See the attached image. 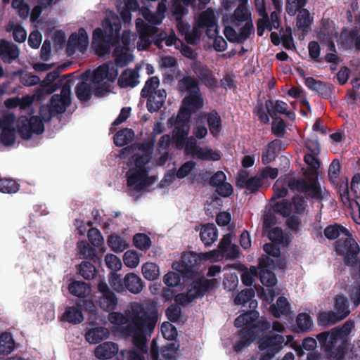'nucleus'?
Masks as SVG:
<instances>
[{"mask_svg": "<svg viewBox=\"0 0 360 360\" xmlns=\"http://www.w3.org/2000/svg\"><path fill=\"white\" fill-rule=\"evenodd\" d=\"M131 321L124 328L127 335L132 338L135 349L127 353V360H145L148 352L147 335L153 331L158 321L155 311L146 310L141 304L135 303L132 307Z\"/></svg>", "mask_w": 360, "mask_h": 360, "instance_id": "nucleus-1", "label": "nucleus"}, {"mask_svg": "<svg viewBox=\"0 0 360 360\" xmlns=\"http://www.w3.org/2000/svg\"><path fill=\"white\" fill-rule=\"evenodd\" d=\"M354 328V321L349 319L342 326L317 335L316 338L330 360H342L347 350L349 335Z\"/></svg>", "mask_w": 360, "mask_h": 360, "instance_id": "nucleus-2", "label": "nucleus"}, {"mask_svg": "<svg viewBox=\"0 0 360 360\" xmlns=\"http://www.w3.org/2000/svg\"><path fill=\"white\" fill-rule=\"evenodd\" d=\"M335 251L339 256L343 257L345 266L354 267L357 262L360 248L349 232L345 238H340L335 243Z\"/></svg>", "mask_w": 360, "mask_h": 360, "instance_id": "nucleus-3", "label": "nucleus"}, {"mask_svg": "<svg viewBox=\"0 0 360 360\" xmlns=\"http://www.w3.org/2000/svg\"><path fill=\"white\" fill-rule=\"evenodd\" d=\"M284 342L285 338L283 335L275 334L272 331L259 338L257 344L262 354L259 360H272L282 349Z\"/></svg>", "mask_w": 360, "mask_h": 360, "instance_id": "nucleus-4", "label": "nucleus"}, {"mask_svg": "<svg viewBox=\"0 0 360 360\" xmlns=\"http://www.w3.org/2000/svg\"><path fill=\"white\" fill-rule=\"evenodd\" d=\"M287 186L292 192L304 193L307 198L319 201L323 198L321 186L316 179L307 181L303 178L290 177L288 179Z\"/></svg>", "mask_w": 360, "mask_h": 360, "instance_id": "nucleus-5", "label": "nucleus"}, {"mask_svg": "<svg viewBox=\"0 0 360 360\" xmlns=\"http://www.w3.org/2000/svg\"><path fill=\"white\" fill-rule=\"evenodd\" d=\"M122 28V23L120 20H116L115 23H113L110 30V36L108 39L105 41H102L94 44L96 49V54L99 56H103L108 54L110 51V48L114 47V53H117L120 51V49H122L120 46V30Z\"/></svg>", "mask_w": 360, "mask_h": 360, "instance_id": "nucleus-6", "label": "nucleus"}, {"mask_svg": "<svg viewBox=\"0 0 360 360\" xmlns=\"http://www.w3.org/2000/svg\"><path fill=\"white\" fill-rule=\"evenodd\" d=\"M18 131L24 140H29L33 134H41L44 131V123L37 116H21L18 120Z\"/></svg>", "mask_w": 360, "mask_h": 360, "instance_id": "nucleus-7", "label": "nucleus"}, {"mask_svg": "<svg viewBox=\"0 0 360 360\" xmlns=\"http://www.w3.org/2000/svg\"><path fill=\"white\" fill-rule=\"evenodd\" d=\"M71 80H67L60 89V94H53L50 101L51 111L57 114L63 113L71 103Z\"/></svg>", "mask_w": 360, "mask_h": 360, "instance_id": "nucleus-8", "label": "nucleus"}, {"mask_svg": "<svg viewBox=\"0 0 360 360\" xmlns=\"http://www.w3.org/2000/svg\"><path fill=\"white\" fill-rule=\"evenodd\" d=\"M98 290L101 294L98 300L99 307L108 312L115 310L117 305V297L108 284L105 281H100L98 284Z\"/></svg>", "mask_w": 360, "mask_h": 360, "instance_id": "nucleus-9", "label": "nucleus"}, {"mask_svg": "<svg viewBox=\"0 0 360 360\" xmlns=\"http://www.w3.org/2000/svg\"><path fill=\"white\" fill-rule=\"evenodd\" d=\"M249 174L245 170L238 172L236 185L238 188H245L250 193H254L259 191L263 184V180L259 174L248 178Z\"/></svg>", "mask_w": 360, "mask_h": 360, "instance_id": "nucleus-10", "label": "nucleus"}, {"mask_svg": "<svg viewBox=\"0 0 360 360\" xmlns=\"http://www.w3.org/2000/svg\"><path fill=\"white\" fill-rule=\"evenodd\" d=\"M203 98L200 91L197 94L187 95L182 101L180 115L190 118L192 113L203 107Z\"/></svg>", "mask_w": 360, "mask_h": 360, "instance_id": "nucleus-11", "label": "nucleus"}, {"mask_svg": "<svg viewBox=\"0 0 360 360\" xmlns=\"http://www.w3.org/2000/svg\"><path fill=\"white\" fill-rule=\"evenodd\" d=\"M201 259L193 252L184 253L181 260L179 271L187 276H193L198 274Z\"/></svg>", "mask_w": 360, "mask_h": 360, "instance_id": "nucleus-12", "label": "nucleus"}, {"mask_svg": "<svg viewBox=\"0 0 360 360\" xmlns=\"http://www.w3.org/2000/svg\"><path fill=\"white\" fill-rule=\"evenodd\" d=\"M304 84L309 89L315 91L325 99L331 98L335 92L333 84L329 82L316 80L312 77L305 78Z\"/></svg>", "mask_w": 360, "mask_h": 360, "instance_id": "nucleus-13", "label": "nucleus"}, {"mask_svg": "<svg viewBox=\"0 0 360 360\" xmlns=\"http://www.w3.org/2000/svg\"><path fill=\"white\" fill-rule=\"evenodd\" d=\"M217 284L216 278L207 279L202 277L195 279L189 288L194 296L193 298L198 299L217 288Z\"/></svg>", "mask_w": 360, "mask_h": 360, "instance_id": "nucleus-14", "label": "nucleus"}, {"mask_svg": "<svg viewBox=\"0 0 360 360\" xmlns=\"http://www.w3.org/2000/svg\"><path fill=\"white\" fill-rule=\"evenodd\" d=\"M189 119L186 117L178 116L175 121V127L173 130V139L179 148H182L189 133Z\"/></svg>", "mask_w": 360, "mask_h": 360, "instance_id": "nucleus-15", "label": "nucleus"}, {"mask_svg": "<svg viewBox=\"0 0 360 360\" xmlns=\"http://www.w3.org/2000/svg\"><path fill=\"white\" fill-rule=\"evenodd\" d=\"M286 148L285 143L281 139H274L266 146L262 150V162L268 165L274 161L280 151Z\"/></svg>", "mask_w": 360, "mask_h": 360, "instance_id": "nucleus-16", "label": "nucleus"}, {"mask_svg": "<svg viewBox=\"0 0 360 360\" xmlns=\"http://www.w3.org/2000/svg\"><path fill=\"white\" fill-rule=\"evenodd\" d=\"M148 173H143L139 169H130L127 173V186L130 188V195L135 193H141L144 190L143 178Z\"/></svg>", "mask_w": 360, "mask_h": 360, "instance_id": "nucleus-17", "label": "nucleus"}, {"mask_svg": "<svg viewBox=\"0 0 360 360\" xmlns=\"http://www.w3.org/2000/svg\"><path fill=\"white\" fill-rule=\"evenodd\" d=\"M198 27L200 28L206 27V33L208 37H213L217 33V24L214 15L212 11L207 9L200 14L198 19Z\"/></svg>", "mask_w": 360, "mask_h": 360, "instance_id": "nucleus-18", "label": "nucleus"}, {"mask_svg": "<svg viewBox=\"0 0 360 360\" xmlns=\"http://www.w3.org/2000/svg\"><path fill=\"white\" fill-rule=\"evenodd\" d=\"M71 74L65 75L56 82H54L58 77V71L56 70L49 72L43 80L44 86L46 88L48 94H52L59 88H62L63 85L70 77ZM68 80H70L68 79Z\"/></svg>", "mask_w": 360, "mask_h": 360, "instance_id": "nucleus-19", "label": "nucleus"}, {"mask_svg": "<svg viewBox=\"0 0 360 360\" xmlns=\"http://www.w3.org/2000/svg\"><path fill=\"white\" fill-rule=\"evenodd\" d=\"M239 340L234 344L233 349L236 352L243 351L256 340L252 330L248 327H242L238 332Z\"/></svg>", "mask_w": 360, "mask_h": 360, "instance_id": "nucleus-20", "label": "nucleus"}, {"mask_svg": "<svg viewBox=\"0 0 360 360\" xmlns=\"http://www.w3.org/2000/svg\"><path fill=\"white\" fill-rule=\"evenodd\" d=\"M20 50L17 45L2 39L0 41V57L5 63L17 59L19 57Z\"/></svg>", "mask_w": 360, "mask_h": 360, "instance_id": "nucleus-21", "label": "nucleus"}, {"mask_svg": "<svg viewBox=\"0 0 360 360\" xmlns=\"http://www.w3.org/2000/svg\"><path fill=\"white\" fill-rule=\"evenodd\" d=\"M193 71L202 83L209 89L214 88L217 84V80L213 72L205 65H198Z\"/></svg>", "mask_w": 360, "mask_h": 360, "instance_id": "nucleus-22", "label": "nucleus"}, {"mask_svg": "<svg viewBox=\"0 0 360 360\" xmlns=\"http://www.w3.org/2000/svg\"><path fill=\"white\" fill-rule=\"evenodd\" d=\"M167 97L166 91L164 89H158L147 98L146 108L153 113L158 112L163 106Z\"/></svg>", "mask_w": 360, "mask_h": 360, "instance_id": "nucleus-23", "label": "nucleus"}, {"mask_svg": "<svg viewBox=\"0 0 360 360\" xmlns=\"http://www.w3.org/2000/svg\"><path fill=\"white\" fill-rule=\"evenodd\" d=\"M118 352V346L112 342H105L97 346L94 351L95 356L98 359H110Z\"/></svg>", "mask_w": 360, "mask_h": 360, "instance_id": "nucleus-24", "label": "nucleus"}, {"mask_svg": "<svg viewBox=\"0 0 360 360\" xmlns=\"http://www.w3.org/2000/svg\"><path fill=\"white\" fill-rule=\"evenodd\" d=\"M88 44V35L86 31L83 27L79 28L78 32L72 33L68 39V46H72L80 51L86 50Z\"/></svg>", "mask_w": 360, "mask_h": 360, "instance_id": "nucleus-25", "label": "nucleus"}, {"mask_svg": "<svg viewBox=\"0 0 360 360\" xmlns=\"http://www.w3.org/2000/svg\"><path fill=\"white\" fill-rule=\"evenodd\" d=\"M139 77L137 70L127 68L118 78L117 84L121 88H134L139 83Z\"/></svg>", "mask_w": 360, "mask_h": 360, "instance_id": "nucleus-26", "label": "nucleus"}, {"mask_svg": "<svg viewBox=\"0 0 360 360\" xmlns=\"http://www.w3.org/2000/svg\"><path fill=\"white\" fill-rule=\"evenodd\" d=\"M177 89L179 92H186L188 95L191 94H198L200 91L198 80L189 75L184 76L179 80Z\"/></svg>", "mask_w": 360, "mask_h": 360, "instance_id": "nucleus-27", "label": "nucleus"}, {"mask_svg": "<svg viewBox=\"0 0 360 360\" xmlns=\"http://www.w3.org/2000/svg\"><path fill=\"white\" fill-rule=\"evenodd\" d=\"M62 320L74 325L82 323L84 316L81 305L77 303L76 306L67 307L62 316Z\"/></svg>", "mask_w": 360, "mask_h": 360, "instance_id": "nucleus-28", "label": "nucleus"}, {"mask_svg": "<svg viewBox=\"0 0 360 360\" xmlns=\"http://www.w3.org/2000/svg\"><path fill=\"white\" fill-rule=\"evenodd\" d=\"M255 292L252 288H245L241 290L235 297L234 302L237 305L245 306L248 303L250 309H256L257 307V302L254 299Z\"/></svg>", "mask_w": 360, "mask_h": 360, "instance_id": "nucleus-29", "label": "nucleus"}, {"mask_svg": "<svg viewBox=\"0 0 360 360\" xmlns=\"http://www.w3.org/2000/svg\"><path fill=\"white\" fill-rule=\"evenodd\" d=\"M218 230L214 224L202 226L200 232V238L206 247L211 246L217 239Z\"/></svg>", "mask_w": 360, "mask_h": 360, "instance_id": "nucleus-30", "label": "nucleus"}, {"mask_svg": "<svg viewBox=\"0 0 360 360\" xmlns=\"http://www.w3.org/2000/svg\"><path fill=\"white\" fill-rule=\"evenodd\" d=\"M307 148L312 153L304 157L305 163L312 169L317 170L320 167V161L314 155L319 154L320 146L317 141L307 143Z\"/></svg>", "mask_w": 360, "mask_h": 360, "instance_id": "nucleus-31", "label": "nucleus"}, {"mask_svg": "<svg viewBox=\"0 0 360 360\" xmlns=\"http://www.w3.org/2000/svg\"><path fill=\"white\" fill-rule=\"evenodd\" d=\"M269 310L275 318H280L282 315L288 316L290 313V305L285 297L280 296L276 304L270 306Z\"/></svg>", "mask_w": 360, "mask_h": 360, "instance_id": "nucleus-32", "label": "nucleus"}, {"mask_svg": "<svg viewBox=\"0 0 360 360\" xmlns=\"http://www.w3.org/2000/svg\"><path fill=\"white\" fill-rule=\"evenodd\" d=\"M259 314L255 309L240 314L234 321V326L236 328L248 327L259 319Z\"/></svg>", "mask_w": 360, "mask_h": 360, "instance_id": "nucleus-33", "label": "nucleus"}, {"mask_svg": "<svg viewBox=\"0 0 360 360\" xmlns=\"http://www.w3.org/2000/svg\"><path fill=\"white\" fill-rule=\"evenodd\" d=\"M206 118L210 134L214 137H217L222 128L220 115L215 110H213L206 115Z\"/></svg>", "mask_w": 360, "mask_h": 360, "instance_id": "nucleus-34", "label": "nucleus"}, {"mask_svg": "<svg viewBox=\"0 0 360 360\" xmlns=\"http://www.w3.org/2000/svg\"><path fill=\"white\" fill-rule=\"evenodd\" d=\"M123 282L125 288L134 294L139 293L143 287L141 278L134 273L127 274Z\"/></svg>", "mask_w": 360, "mask_h": 360, "instance_id": "nucleus-35", "label": "nucleus"}, {"mask_svg": "<svg viewBox=\"0 0 360 360\" xmlns=\"http://www.w3.org/2000/svg\"><path fill=\"white\" fill-rule=\"evenodd\" d=\"M109 330L105 327H96L89 330L85 335L86 340L90 344H96L106 339Z\"/></svg>", "mask_w": 360, "mask_h": 360, "instance_id": "nucleus-36", "label": "nucleus"}, {"mask_svg": "<svg viewBox=\"0 0 360 360\" xmlns=\"http://www.w3.org/2000/svg\"><path fill=\"white\" fill-rule=\"evenodd\" d=\"M265 108L271 118L278 117V114L283 115L288 108V104L281 100L275 101L269 99L265 101Z\"/></svg>", "mask_w": 360, "mask_h": 360, "instance_id": "nucleus-37", "label": "nucleus"}, {"mask_svg": "<svg viewBox=\"0 0 360 360\" xmlns=\"http://www.w3.org/2000/svg\"><path fill=\"white\" fill-rule=\"evenodd\" d=\"M334 312L341 320L345 319L350 313L347 298L343 295H338L335 297Z\"/></svg>", "mask_w": 360, "mask_h": 360, "instance_id": "nucleus-38", "label": "nucleus"}, {"mask_svg": "<svg viewBox=\"0 0 360 360\" xmlns=\"http://www.w3.org/2000/svg\"><path fill=\"white\" fill-rule=\"evenodd\" d=\"M77 249L81 257L84 259H89L93 262L96 263L99 261V257L97 255L95 248L90 246V245L85 240H81L77 243Z\"/></svg>", "mask_w": 360, "mask_h": 360, "instance_id": "nucleus-39", "label": "nucleus"}, {"mask_svg": "<svg viewBox=\"0 0 360 360\" xmlns=\"http://www.w3.org/2000/svg\"><path fill=\"white\" fill-rule=\"evenodd\" d=\"M349 233L347 228L337 223L327 226L323 231L324 236L330 240L338 238L341 233L345 236Z\"/></svg>", "mask_w": 360, "mask_h": 360, "instance_id": "nucleus-40", "label": "nucleus"}, {"mask_svg": "<svg viewBox=\"0 0 360 360\" xmlns=\"http://www.w3.org/2000/svg\"><path fill=\"white\" fill-rule=\"evenodd\" d=\"M134 136V131L133 129L124 128L117 131L114 135V143L119 147L124 146L132 141Z\"/></svg>", "mask_w": 360, "mask_h": 360, "instance_id": "nucleus-41", "label": "nucleus"}, {"mask_svg": "<svg viewBox=\"0 0 360 360\" xmlns=\"http://www.w3.org/2000/svg\"><path fill=\"white\" fill-rule=\"evenodd\" d=\"M116 20H120L118 18H112L111 20L107 19L105 20V30H103L101 28H96L93 32V44L96 43L105 41L108 39L110 36V32L108 30H110L111 25L113 23H115Z\"/></svg>", "mask_w": 360, "mask_h": 360, "instance_id": "nucleus-42", "label": "nucleus"}, {"mask_svg": "<svg viewBox=\"0 0 360 360\" xmlns=\"http://www.w3.org/2000/svg\"><path fill=\"white\" fill-rule=\"evenodd\" d=\"M68 290L78 297H85L90 292V288L84 281H75L69 284Z\"/></svg>", "mask_w": 360, "mask_h": 360, "instance_id": "nucleus-43", "label": "nucleus"}, {"mask_svg": "<svg viewBox=\"0 0 360 360\" xmlns=\"http://www.w3.org/2000/svg\"><path fill=\"white\" fill-rule=\"evenodd\" d=\"M342 321L333 311L320 312L317 316L318 324L326 327Z\"/></svg>", "mask_w": 360, "mask_h": 360, "instance_id": "nucleus-44", "label": "nucleus"}, {"mask_svg": "<svg viewBox=\"0 0 360 360\" xmlns=\"http://www.w3.org/2000/svg\"><path fill=\"white\" fill-rule=\"evenodd\" d=\"M15 348V342L10 333H3L0 335V354L7 355Z\"/></svg>", "mask_w": 360, "mask_h": 360, "instance_id": "nucleus-45", "label": "nucleus"}, {"mask_svg": "<svg viewBox=\"0 0 360 360\" xmlns=\"http://www.w3.org/2000/svg\"><path fill=\"white\" fill-rule=\"evenodd\" d=\"M75 94L81 102L89 101L92 95V88L86 82H80L75 86Z\"/></svg>", "mask_w": 360, "mask_h": 360, "instance_id": "nucleus-46", "label": "nucleus"}, {"mask_svg": "<svg viewBox=\"0 0 360 360\" xmlns=\"http://www.w3.org/2000/svg\"><path fill=\"white\" fill-rule=\"evenodd\" d=\"M296 324L298 332L307 333L313 328V321L307 313H300L296 318Z\"/></svg>", "mask_w": 360, "mask_h": 360, "instance_id": "nucleus-47", "label": "nucleus"}, {"mask_svg": "<svg viewBox=\"0 0 360 360\" xmlns=\"http://www.w3.org/2000/svg\"><path fill=\"white\" fill-rule=\"evenodd\" d=\"M160 85V79L157 76L151 77L146 82L144 86L141 91V98H147L158 91Z\"/></svg>", "mask_w": 360, "mask_h": 360, "instance_id": "nucleus-48", "label": "nucleus"}, {"mask_svg": "<svg viewBox=\"0 0 360 360\" xmlns=\"http://www.w3.org/2000/svg\"><path fill=\"white\" fill-rule=\"evenodd\" d=\"M134 164L136 169H139L143 173H148L150 167L148 166V163L152 159V155L148 154H135L133 157Z\"/></svg>", "mask_w": 360, "mask_h": 360, "instance_id": "nucleus-49", "label": "nucleus"}, {"mask_svg": "<svg viewBox=\"0 0 360 360\" xmlns=\"http://www.w3.org/2000/svg\"><path fill=\"white\" fill-rule=\"evenodd\" d=\"M358 33L356 27L349 30H344L341 33L342 46L346 49H352Z\"/></svg>", "mask_w": 360, "mask_h": 360, "instance_id": "nucleus-50", "label": "nucleus"}, {"mask_svg": "<svg viewBox=\"0 0 360 360\" xmlns=\"http://www.w3.org/2000/svg\"><path fill=\"white\" fill-rule=\"evenodd\" d=\"M79 274L86 280L94 278L97 271L95 266L89 261H83L79 266Z\"/></svg>", "mask_w": 360, "mask_h": 360, "instance_id": "nucleus-51", "label": "nucleus"}, {"mask_svg": "<svg viewBox=\"0 0 360 360\" xmlns=\"http://www.w3.org/2000/svg\"><path fill=\"white\" fill-rule=\"evenodd\" d=\"M136 27L139 36L153 37L157 35L158 29L153 26L145 23L142 20L138 19L136 22Z\"/></svg>", "mask_w": 360, "mask_h": 360, "instance_id": "nucleus-52", "label": "nucleus"}, {"mask_svg": "<svg viewBox=\"0 0 360 360\" xmlns=\"http://www.w3.org/2000/svg\"><path fill=\"white\" fill-rule=\"evenodd\" d=\"M290 202L292 203V212L300 215L304 214L308 205L304 196L296 194L292 198Z\"/></svg>", "mask_w": 360, "mask_h": 360, "instance_id": "nucleus-53", "label": "nucleus"}, {"mask_svg": "<svg viewBox=\"0 0 360 360\" xmlns=\"http://www.w3.org/2000/svg\"><path fill=\"white\" fill-rule=\"evenodd\" d=\"M142 274L148 281H154L159 276V266L153 262H146L142 266Z\"/></svg>", "mask_w": 360, "mask_h": 360, "instance_id": "nucleus-54", "label": "nucleus"}, {"mask_svg": "<svg viewBox=\"0 0 360 360\" xmlns=\"http://www.w3.org/2000/svg\"><path fill=\"white\" fill-rule=\"evenodd\" d=\"M274 212L280 214L283 217H288L292 212V203L287 199L274 203L272 207Z\"/></svg>", "mask_w": 360, "mask_h": 360, "instance_id": "nucleus-55", "label": "nucleus"}, {"mask_svg": "<svg viewBox=\"0 0 360 360\" xmlns=\"http://www.w3.org/2000/svg\"><path fill=\"white\" fill-rule=\"evenodd\" d=\"M198 159L206 161H218L221 159V155L219 150H214L211 148H200L196 157Z\"/></svg>", "mask_w": 360, "mask_h": 360, "instance_id": "nucleus-56", "label": "nucleus"}, {"mask_svg": "<svg viewBox=\"0 0 360 360\" xmlns=\"http://www.w3.org/2000/svg\"><path fill=\"white\" fill-rule=\"evenodd\" d=\"M261 283L267 287H273L277 283V278L271 269H263L259 271Z\"/></svg>", "mask_w": 360, "mask_h": 360, "instance_id": "nucleus-57", "label": "nucleus"}, {"mask_svg": "<svg viewBox=\"0 0 360 360\" xmlns=\"http://www.w3.org/2000/svg\"><path fill=\"white\" fill-rule=\"evenodd\" d=\"M271 133L278 138H283L285 134L286 124L280 117L272 118Z\"/></svg>", "mask_w": 360, "mask_h": 360, "instance_id": "nucleus-58", "label": "nucleus"}, {"mask_svg": "<svg viewBox=\"0 0 360 360\" xmlns=\"http://www.w3.org/2000/svg\"><path fill=\"white\" fill-rule=\"evenodd\" d=\"M253 333L255 335L256 338L262 333H265L271 328V323L267 320L262 318L259 320L255 321L252 326H248Z\"/></svg>", "mask_w": 360, "mask_h": 360, "instance_id": "nucleus-59", "label": "nucleus"}, {"mask_svg": "<svg viewBox=\"0 0 360 360\" xmlns=\"http://www.w3.org/2000/svg\"><path fill=\"white\" fill-rule=\"evenodd\" d=\"M20 188L19 184L12 179H0V191L4 193H15Z\"/></svg>", "mask_w": 360, "mask_h": 360, "instance_id": "nucleus-60", "label": "nucleus"}, {"mask_svg": "<svg viewBox=\"0 0 360 360\" xmlns=\"http://www.w3.org/2000/svg\"><path fill=\"white\" fill-rule=\"evenodd\" d=\"M88 239L91 244L97 248H101V250L104 251L103 248V238L101 233L96 228H91L87 233Z\"/></svg>", "mask_w": 360, "mask_h": 360, "instance_id": "nucleus-61", "label": "nucleus"}, {"mask_svg": "<svg viewBox=\"0 0 360 360\" xmlns=\"http://www.w3.org/2000/svg\"><path fill=\"white\" fill-rule=\"evenodd\" d=\"M108 244L115 252H122L127 247L126 243L117 235H110L108 238Z\"/></svg>", "mask_w": 360, "mask_h": 360, "instance_id": "nucleus-62", "label": "nucleus"}, {"mask_svg": "<svg viewBox=\"0 0 360 360\" xmlns=\"http://www.w3.org/2000/svg\"><path fill=\"white\" fill-rule=\"evenodd\" d=\"M233 18L235 21L234 25L236 26H239L240 22H243L245 21L247 22L251 20L250 13L245 6L240 5L234 11Z\"/></svg>", "mask_w": 360, "mask_h": 360, "instance_id": "nucleus-63", "label": "nucleus"}, {"mask_svg": "<svg viewBox=\"0 0 360 360\" xmlns=\"http://www.w3.org/2000/svg\"><path fill=\"white\" fill-rule=\"evenodd\" d=\"M311 21L309 12L307 9H302L299 11L296 22L298 28L305 31L310 26Z\"/></svg>", "mask_w": 360, "mask_h": 360, "instance_id": "nucleus-64", "label": "nucleus"}]
</instances>
